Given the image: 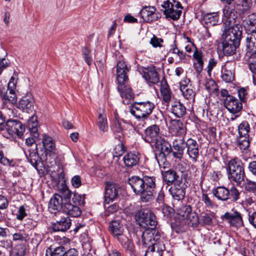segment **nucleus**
<instances>
[{
  "instance_id": "obj_17",
  "label": "nucleus",
  "mask_w": 256,
  "mask_h": 256,
  "mask_svg": "<svg viewBox=\"0 0 256 256\" xmlns=\"http://www.w3.org/2000/svg\"><path fill=\"white\" fill-rule=\"evenodd\" d=\"M224 106L232 114L240 112L242 108V102L240 100L232 96L226 98L224 100Z\"/></svg>"
},
{
  "instance_id": "obj_57",
  "label": "nucleus",
  "mask_w": 256,
  "mask_h": 256,
  "mask_svg": "<svg viewBox=\"0 0 256 256\" xmlns=\"http://www.w3.org/2000/svg\"><path fill=\"white\" fill-rule=\"evenodd\" d=\"M201 200L204 202L205 205L208 208H212L214 206L213 202L210 200L208 194L206 193H202L201 196Z\"/></svg>"
},
{
  "instance_id": "obj_20",
  "label": "nucleus",
  "mask_w": 256,
  "mask_h": 256,
  "mask_svg": "<svg viewBox=\"0 0 256 256\" xmlns=\"http://www.w3.org/2000/svg\"><path fill=\"white\" fill-rule=\"evenodd\" d=\"M71 220L68 216L62 217L60 219L52 224L54 232H66L71 226Z\"/></svg>"
},
{
  "instance_id": "obj_40",
  "label": "nucleus",
  "mask_w": 256,
  "mask_h": 256,
  "mask_svg": "<svg viewBox=\"0 0 256 256\" xmlns=\"http://www.w3.org/2000/svg\"><path fill=\"white\" fill-rule=\"evenodd\" d=\"M244 28L246 31L256 28V13H252L248 16L246 20Z\"/></svg>"
},
{
  "instance_id": "obj_46",
  "label": "nucleus",
  "mask_w": 256,
  "mask_h": 256,
  "mask_svg": "<svg viewBox=\"0 0 256 256\" xmlns=\"http://www.w3.org/2000/svg\"><path fill=\"white\" fill-rule=\"evenodd\" d=\"M250 130V125L246 120L242 121L238 126V133L239 136H249Z\"/></svg>"
},
{
  "instance_id": "obj_64",
  "label": "nucleus",
  "mask_w": 256,
  "mask_h": 256,
  "mask_svg": "<svg viewBox=\"0 0 256 256\" xmlns=\"http://www.w3.org/2000/svg\"><path fill=\"white\" fill-rule=\"evenodd\" d=\"M249 172L254 176H256V161L254 160L250 162L248 166Z\"/></svg>"
},
{
  "instance_id": "obj_13",
  "label": "nucleus",
  "mask_w": 256,
  "mask_h": 256,
  "mask_svg": "<svg viewBox=\"0 0 256 256\" xmlns=\"http://www.w3.org/2000/svg\"><path fill=\"white\" fill-rule=\"evenodd\" d=\"M144 184L145 197L146 198L147 202L152 200L155 194L156 188V178L153 176H143Z\"/></svg>"
},
{
  "instance_id": "obj_55",
  "label": "nucleus",
  "mask_w": 256,
  "mask_h": 256,
  "mask_svg": "<svg viewBox=\"0 0 256 256\" xmlns=\"http://www.w3.org/2000/svg\"><path fill=\"white\" fill-rule=\"evenodd\" d=\"M245 190L250 192L256 191V182L247 180L244 186Z\"/></svg>"
},
{
  "instance_id": "obj_49",
  "label": "nucleus",
  "mask_w": 256,
  "mask_h": 256,
  "mask_svg": "<svg viewBox=\"0 0 256 256\" xmlns=\"http://www.w3.org/2000/svg\"><path fill=\"white\" fill-rule=\"evenodd\" d=\"M170 52L174 54V56L178 58L179 60H184L186 58V54L183 51L180 50L176 44L172 46V48L170 50Z\"/></svg>"
},
{
  "instance_id": "obj_42",
  "label": "nucleus",
  "mask_w": 256,
  "mask_h": 256,
  "mask_svg": "<svg viewBox=\"0 0 256 256\" xmlns=\"http://www.w3.org/2000/svg\"><path fill=\"white\" fill-rule=\"evenodd\" d=\"M155 11L156 8L154 6H146L140 11V14L144 20L148 22L150 20V18L151 16L152 12Z\"/></svg>"
},
{
  "instance_id": "obj_53",
  "label": "nucleus",
  "mask_w": 256,
  "mask_h": 256,
  "mask_svg": "<svg viewBox=\"0 0 256 256\" xmlns=\"http://www.w3.org/2000/svg\"><path fill=\"white\" fill-rule=\"evenodd\" d=\"M205 88L210 92L216 90V84L215 82L210 78H206L204 83Z\"/></svg>"
},
{
  "instance_id": "obj_51",
  "label": "nucleus",
  "mask_w": 256,
  "mask_h": 256,
  "mask_svg": "<svg viewBox=\"0 0 256 256\" xmlns=\"http://www.w3.org/2000/svg\"><path fill=\"white\" fill-rule=\"evenodd\" d=\"M213 214L211 212L202 213L201 214V220L204 225L210 226L212 224Z\"/></svg>"
},
{
  "instance_id": "obj_43",
  "label": "nucleus",
  "mask_w": 256,
  "mask_h": 256,
  "mask_svg": "<svg viewBox=\"0 0 256 256\" xmlns=\"http://www.w3.org/2000/svg\"><path fill=\"white\" fill-rule=\"evenodd\" d=\"M64 248L62 246L54 247L50 246L46 250V253L50 254V256H63L64 254Z\"/></svg>"
},
{
  "instance_id": "obj_63",
  "label": "nucleus",
  "mask_w": 256,
  "mask_h": 256,
  "mask_svg": "<svg viewBox=\"0 0 256 256\" xmlns=\"http://www.w3.org/2000/svg\"><path fill=\"white\" fill-rule=\"evenodd\" d=\"M185 181L183 180L182 178H180L178 175L176 176V179L174 182V185L172 186H176V188H182L184 187V188H186V186L185 184Z\"/></svg>"
},
{
  "instance_id": "obj_58",
  "label": "nucleus",
  "mask_w": 256,
  "mask_h": 256,
  "mask_svg": "<svg viewBox=\"0 0 256 256\" xmlns=\"http://www.w3.org/2000/svg\"><path fill=\"white\" fill-rule=\"evenodd\" d=\"M90 50L86 48H83L82 54L84 58L85 62L88 66H90L92 62V58L90 56Z\"/></svg>"
},
{
  "instance_id": "obj_26",
  "label": "nucleus",
  "mask_w": 256,
  "mask_h": 256,
  "mask_svg": "<svg viewBox=\"0 0 256 256\" xmlns=\"http://www.w3.org/2000/svg\"><path fill=\"white\" fill-rule=\"evenodd\" d=\"M184 142V138H180L179 139L176 138L174 140L172 147L174 152H172V154L174 158L178 159L182 158L184 148L182 145Z\"/></svg>"
},
{
  "instance_id": "obj_3",
  "label": "nucleus",
  "mask_w": 256,
  "mask_h": 256,
  "mask_svg": "<svg viewBox=\"0 0 256 256\" xmlns=\"http://www.w3.org/2000/svg\"><path fill=\"white\" fill-rule=\"evenodd\" d=\"M228 179L236 184L238 186L242 184L246 176L244 164L238 158L228 161L226 168Z\"/></svg>"
},
{
  "instance_id": "obj_41",
  "label": "nucleus",
  "mask_w": 256,
  "mask_h": 256,
  "mask_svg": "<svg viewBox=\"0 0 256 256\" xmlns=\"http://www.w3.org/2000/svg\"><path fill=\"white\" fill-rule=\"evenodd\" d=\"M28 154L26 152H24L26 156L32 165L36 168L38 166V162L40 160V158L38 153L34 150H28Z\"/></svg>"
},
{
  "instance_id": "obj_18",
  "label": "nucleus",
  "mask_w": 256,
  "mask_h": 256,
  "mask_svg": "<svg viewBox=\"0 0 256 256\" xmlns=\"http://www.w3.org/2000/svg\"><path fill=\"white\" fill-rule=\"evenodd\" d=\"M34 100L30 94L22 97L19 101L18 108L22 111L28 113H30L34 110Z\"/></svg>"
},
{
  "instance_id": "obj_50",
  "label": "nucleus",
  "mask_w": 256,
  "mask_h": 256,
  "mask_svg": "<svg viewBox=\"0 0 256 256\" xmlns=\"http://www.w3.org/2000/svg\"><path fill=\"white\" fill-rule=\"evenodd\" d=\"M26 246L24 244H18L12 250L11 256H24L26 253Z\"/></svg>"
},
{
  "instance_id": "obj_12",
  "label": "nucleus",
  "mask_w": 256,
  "mask_h": 256,
  "mask_svg": "<svg viewBox=\"0 0 256 256\" xmlns=\"http://www.w3.org/2000/svg\"><path fill=\"white\" fill-rule=\"evenodd\" d=\"M3 130H6L10 135L16 134L18 137H21L24 134L25 128L19 120H9L5 124Z\"/></svg>"
},
{
  "instance_id": "obj_23",
  "label": "nucleus",
  "mask_w": 256,
  "mask_h": 256,
  "mask_svg": "<svg viewBox=\"0 0 256 256\" xmlns=\"http://www.w3.org/2000/svg\"><path fill=\"white\" fill-rule=\"evenodd\" d=\"M224 217L233 226L240 227L242 226V220L240 214L237 212L232 213L226 212Z\"/></svg>"
},
{
  "instance_id": "obj_31",
  "label": "nucleus",
  "mask_w": 256,
  "mask_h": 256,
  "mask_svg": "<svg viewBox=\"0 0 256 256\" xmlns=\"http://www.w3.org/2000/svg\"><path fill=\"white\" fill-rule=\"evenodd\" d=\"M125 166L128 168H132L138 164L140 158L135 154L128 153L123 158Z\"/></svg>"
},
{
  "instance_id": "obj_5",
  "label": "nucleus",
  "mask_w": 256,
  "mask_h": 256,
  "mask_svg": "<svg viewBox=\"0 0 256 256\" xmlns=\"http://www.w3.org/2000/svg\"><path fill=\"white\" fill-rule=\"evenodd\" d=\"M246 48L247 52H252L249 56L248 64L250 70L256 74V30L246 31Z\"/></svg>"
},
{
  "instance_id": "obj_22",
  "label": "nucleus",
  "mask_w": 256,
  "mask_h": 256,
  "mask_svg": "<svg viewBox=\"0 0 256 256\" xmlns=\"http://www.w3.org/2000/svg\"><path fill=\"white\" fill-rule=\"evenodd\" d=\"M160 91L163 102L168 106L173 95L166 81L164 79L162 80L161 82Z\"/></svg>"
},
{
  "instance_id": "obj_10",
  "label": "nucleus",
  "mask_w": 256,
  "mask_h": 256,
  "mask_svg": "<svg viewBox=\"0 0 256 256\" xmlns=\"http://www.w3.org/2000/svg\"><path fill=\"white\" fill-rule=\"evenodd\" d=\"M155 148L159 154L156 155V158L158 164L161 166L166 161V156L172 152V148L170 144L164 138L156 140L155 142Z\"/></svg>"
},
{
  "instance_id": "obj_9",
  "label": "nucleus",
  "mask_w": 256,
  "mask_h": 256,
  "mask_svg": "<svg viewBox=\"0 0 256 256\" xmlns=\"http://www.w3.org/2000/svg\"><path fill=\"white\" fill-rule=\"evenodd\" d=\"M154 108V104L149 101L134 102L130 106V112L136 118L145 120Z\"/></svg>"
},
{
  "instance_id": "obj_14",
  "label": "nucleus",
  "mask_w": 256,
  "mask_h": 256,
  "mask_svg": "<svg viewBox=\"0 0 256 256\" xmlns=\"http://www.w3.org/2000/svg\"><path fill=\"white\" fill-rule=\"evenodd\" d=\"M140 72L148 83L156 84L160 82L159 75L154 66L142 68Z\"/></svg>"
},
{
  "instance_id": "obj_11",
  "label": "nucleus",
  "mask_w": 256,
  "mask_h": 256,
  "mask_svg": "<svg viewBox=\"0 0 256 256\" xmlns=\"http://www.w3.org/2000/svg\"><path fill=\"white\" fill-rule=\"evenodd\" d=\"M128 184L134 194L140 196V199L142 202H147L146 198L145 197L146 192L143 178L132 176L128 178Z\"/></svg>"
},
{
  "instance_id": "obj_39",
  "label": "nucleus",
  "mask_w": 256,
  "mask_h": 256,
  "mask_svg": "<svg viewBox=\"0 0 256 256\" xmlns=\"http://www.w3.org/2000/svg\"><path fill=\"white\" fill-rule=\"evenodd\" d=\"M249 136H239L236 139L238 146L242 150H247L250 146Z\"/></svg>"
},
{
  "instance_id": "obj_16",
  "label": "nucleus",
  "mask_w": 256,
  "mask_h": 256,
  "mask_svg": "<svg viewBox=\"0 0 256 256\" xmlns=\"http://www.w3.org/2000/svg\"><path fill=\"white\" fill-rule=\"evenodd\" d=\"M186 153L193 162H196L199 156V145L197 142L191 138L185 142Z\"/></svg>"
},
{
  "instance_id": "obj_21",
  "label": "nucleus",
  "mask_w": 256,
  "mask_h": 256,
  "mask_svg": "<svg viewBox=\"0 0 256 256\" xmlns=\"http://www.w3.org/2000/svg\"><path fill=\"white\" fill-rule=\"evenodd\" d=\"M118 186L113 183H107L105 188L106 202L109 204L114 200L118 196Z\"/></svg>"
},
{
  "instance_id": "obj_19",
  "label": "nucleus",
  "mask_w": 256,
  "mask_h": 256,
  "mask_svg": "<svg viewBox=\"0 0 256 256\" xmlns=\"http://www.w3.org/2000/svg\"><path fill=\"white\" fill-rule=\"evenodd\" d=\"M145 136L144 138V141L149 144L156 142L160 134L159 126L154 124L148 127L144 132Z\"/></svg>"
},
{
  "instance_id": "obj_30",
  "label": "nucleus",
  "mask_w": 256,
  "mask_h": 256,
  "mask_svg": "<svg viewBox=\"0 0 256 256\" xmlns=\"http://www.w3.org/2000/svg\"><path fill=\"white\" fill-rule=\"evenodd\" d=\"M171 112L177 118H181L186 112V108L183 104L180 102H174L171 108Z\"/></svg>"
},
{
  "instance_id": "obj_15",
  "label": "nucleus",
  "mask_w": 256,
  "mask_h": 256,
  "mask_svg": "<svg viewBox=\"0 0 256 256\" xmlns=\"http://www.w3.org/2000/svg\"><path fill=\"white\" fill-rule=\"evenodd\" d=\"M38 122L36 117L34 116H32L28 122V128L30 133V134L33 138H28L26 140V145L29 146H31L34 142V138H38Z\"/></svg>"
},
{
  "instance_id": "obj_62",
  "label": "nucleus",
  "mask_w": 256,
  "mask_h": 256,
  "mask_svg": "<svg viewBox=\"0 0 256 256\" xmlns=\"http://www.w3.org/2000/svg\"><path fill=\"white\" fill-rule=\"evenodd\" d=\"M203 56L202 52L195 47V50L193 54L194 58L196 62H204L202 60Z\"/></svg>"
},
{
  "instance_id": "obj_25",
  "label": "nucleus",
  "mask_w": 256,
  "mask_h": 256,
  "mask_svg": "<svg viewBox=\"0 0 256 256\" xmlns=\"http://www.w3.org/2000/svg\"><path fill=\"white\" fill-rule=\"evenodd\" d=\"M170 127L172 130L180 138H184L186 134V130L185 125L178 120H173L170 121Z\"/></svg>"
},
{
  "instance_id": "obj_34",
  "label": "nucleus",
  "mask_w": 256,
  "mask_h": 256,
  "mask_svg": "<svg viewBox=\"0 0 256 256\" xmlns=\"http://www.w3.org/2000/svg\"><path fill=\"white\" fill-rule=\"evenodd\" d=\"M148 242V245H150L151 250H153L155 252H158L160 256H162V251L165 250L164 244L162 241L158 240V238L156 239L155 238H154L152 240L151 238L150 242Z\"/></svg>"
},
{
  "instance_id": "obj_38",
  "label": "nucleus",
  "mask_w": 256,
  "mask_h": 256,
  "mask_svg": "<svg viewBox=\"0 0 256 256\" xmlns=\"http://www.w3.org/2000/svg\"><path fill=\"white\" fill-rule=\"evenodd\" d=\"M43 146L46 152H54L56 148L52 138L47 135H44L42 138Z\"/></svg>"
},
{
  "instance_id": "obj_32",
  "label": "nucleus",
  "mask_w": 256,
  "mask_h": 256,
  "mask_svg": "<svg viewBox=\"0 0 256 256\" xmlns=\"http://www.w3.org/2000/svg\"><path fill=\"white\" fill-rule=\"evenodd\" d=\"M178 218L181 220H185L192 212V208L190 205H182L176 209Z\"/></svg>"
},
{
  "instance_id": "obj_48",
  "label": "nucleus",
  "mask_w": 256,
  "mask_h": 256,
  "mask_svg": "<svg viewBox=\"0 0 256 256\" xmlns=\"http://www.w3.org/2000/svg\"><path fill=\"white\" fill-rule=\"evenodd\" d=\"M3 146H0V163L4 166H8L14 167L16 162L13 160H10L4 156L3 152Z\"/></svg>"
},
{
  "instance_id": "obj_7",
  "label": "nucleus",
  "mask_w": 256,
  "mask_h": 256,
  "mask_svg": "<svg viewBox=\"0 0 256 256\" xmlns=\"http://www.w3.org/2000/svg\"><path fill=\"white\" fill-rule=\"evenodd\" d=\"M72 192L68 188L64 190L60 194H55L50 198L48 208L52 214H56L60 210H63L64 203L70 201Z\"/></svg>"
},
{
  "instance_id": "obj_24",
  "label": "nucleus",
  "mask_w": 256,
  "mask_h": 256,
  "mask_svg": "<svg viewBox=\"0 0 256 256\" xmlns=\"http://www.w3.org/2000/svg\"><path fill=\"white\" fill-rule=\"evenodd\" d=\"M63 211L68 215L75 218L79 216L82 212L80 208L78 206L72 204L70 200L64 203Z\"/></svg>"
},
{
  "instance_id": "obj_52",
  "label": "nucleus",
  "mask_w": 256,
  "mask_h": 256,
  "mask_svg": "<svg viewBox=\"0 0 256 256\" xmlns=\"http://www.w3.org/2000/svg\"><path fill=\"white\" fill-rule=\"evenodd\" d=\"M230 198L233 202H236L240 198V192L234 186L230 188Z\"/></svg>"
},
{
  "instance_id": "obj_1",
  "label": "nucleus",
  "mask_w": 256,
  "mask_h": 256,
  "mask_svg": "<svg viewBox=\"0 0 256 256\" xmlns=\"http://www.w3.org/2000/svg\"><path fill=\"white\" fill-rule=\"evenodd\" d=\"M229 12H224L226 21H223L224 30L222 34V45L224 54L231 56L234 54L239 46L242 36V26L241 24H236L234 16L229 18Z\"/></svg>"
},
{
  "instance_id": "obj_2",
  "label": "nucleus",
  "mask_w": 256,
  "mask_h": 256,
  "mask_svg": "<svg viewBox=\"0 0 256 256\" xmlns=\"http://www.w3.org/2000/svg\"><path fill=\"white\" fill-rule=\"evenodd\" d=\"M130 67L124 60H120L116 66L118 90L123 98V102L128 104L130 100L134 98L132 89L127 84L128 78L127 75Z\"/></svg>"
},
{
  "instance_id": "obj_35",
  "label": "nucleus",
  "mask_w": 256,
  "mask_h": 256,
  "mask_svg": "<svg viewBox=\"0 0 256 256\" xmlns=\"http://www.w3.org/2000/svg\"><path fill=\"white\" fill-rule=\"evenodd\" d=\"M109 230L114 236L120 235L124 231L122 226L118 220L112 221L110 224Z\"/></svg>"
},
{
  "instance_id": "obj_29",
  "label": "nucleus",
  "mask_w": 256,
  "mask_h": 256,
  "mask_svg": "<svg viewBox=\"0 0 256 256\" xmlns=\"http://www.w3.org/2000/svg\"><path fill=\"white\" fill-rule=\"evenodd\" d=\"M213 194L219 200L226 201L230 198L229 190L224 186H218L212 190Z\"/></svg>"
},
{
  "instance_id": "obj_28",
  "label": "nucleus",
  "mask_w": 256,
  "mask_h": 256,
  "mask_svg": "<svg viewBox=\"0 0 256 256\" xmlns=\"http://www.w3.org/2000/svg\"><path fill=\"white\" fill-rule=\"evenodd\" d=\"M221 78L226 82H231L234 79V72L232 66L226 64L222 68Z\"/></svg>"
},
{
  "instance_id": "obj_37",
  "label": "nucleus",
  "mask_w": 256,
  "mask_h": 256,
  "mask_svg": "<svg viewBox=\"0 0 256 256\" xmlns=\"http://www.w3.org/2000/svg\"><path fill=\"white\" fill-rule=\"evenodd\" d=\"M219 20L218 12H210L206 14L204 16V20L207 24L215 26L217 24Z\"/></svg>"
},
{
  "instance_id": "obj_36",
  "label": "nucleus",
  "mask_w": 256,
  "mask_h": 256,
  "mask_svg": "<svg viewBox=\"0 0 256 256\" xmlns=\"http://www.w3.org/2000/svg\"><path fill=\"white\" fill-rule=\"evenodd\" d=\"M177 176L176 172L172 170H168L162 173L163 179L168 186L174 184Z\"/></svg>"
},
{
  "instance_id": "obj_60",
  "label": "nucleus",
  "mask_w": 256,
  "mask_h": 256,
  "mask_svg": "<svg viewBox=\"0 0 256 256\" xmlns=\"http://www.w3.org/2000/svg\"><path fill=\"white\" fill-rule=\"evenodd\" d=\"M26 215L24 206H20L18 210V213L16 214V218L19 220H22Z\"/></svg>"
},
{
  "instance_id": "obj_54",
  "label": "nucleus",
  "mask_w": 256,
  "mask_h": 256,
  "mask_svg": "<svg viewBox=\"0 0 256 256\" xmlns=\"http://www.w3.org/2000/svg\"><path fill=\"white\" fill-rule=\"evenodd\" d=\"M163 42L164 40L162 38H158L156 36L154 35L152 38L150 39V44L154 48H160L162 46V43Z\"/></svg>"
},
{
  "instance_id": "obj_4",
  "label": "nucleus",
  "mask_w": 256,
  "mask_h": 256,
  "mask_svg": "<svg viewBox=\"0 0 256 256\" xmlns=\"http://www.w3.org/2000/svg\"><path fill=\"white\" fill-rule=\"evenodd\" d=\"M134 217L136 222L140 226L148 230H155L157 221L156 216L150 210L141 209L136 213Z\"/></svg>"
},
{
  "instance_id": "obj_61",
  "label": "nucleus",
  "mask_w": 256,
  "mask_h": 256,
  "mask_svg": "<svg viewBox=\"0 0 256 256\" xmlns=\"http://www.w3.org/2000/svg\"><path fill=\"white\" fill-rule=\"evenodd\" d=\"M8 88L6 92H8V94H15L14 89L16 87V84L14 82V78L12 77L10 79L9 82L8 83Z\"/></svg>"
},
{
  "instance_id": "obj_44",
  "label": "nucleus",
  "mask_w": 256,
  "mask_h": 256,
  "mask_svg": "<svg viewBox=\"0 0 256 256\" xmlns=\"http://www.w3.org/2000/svg\"><path fill=\"white\" fill-rule=\"evenodd\" d=\"M180 90L182 92L184 97L187 100L192 99L194 98L195 93L188 86L185 84H181L180 86Z\"/></svg>"
},
{
  "instance_id": "obj_27",
  "label": "nucleus",
  "mask_w": 256,
  "mask_h": 256,
  "mask_svg": "<svg viewBox=\"0 0 256 256\" xmlns=\"http://www.w3.org/2000/svg\"><path fill=\"white\" fill-rule=\"evenodd\" d=\"M151 242V235L146 230L144 232L142 235V244L148 250L146 252L144 256H160L158 252H155L153 250H151L150 245L148 242Z\"/></svg>"
},
{
  "instance_id": "obj_45",
  "label": "nucleus",
  "mask_w": 256,
  "mask_h": 256,
  "mask_svg": "<svg viewBox=\"0 0 256 256\" xmlns=\"http://www.w3.org/2000/svg\"><path fill=\"white\" fill-rule=\"evenodd\" d=\"M97 124L100 130L106 132L108 130L107 120L104 114H98Z\"/></svg>"
},
{
  "instance_id": "obj_33",
  "label": "nucleus",
  "mask_w": 256,
  "mask_h": 256,
  "mask_svg": "<svg viewBox=\"0 0 256 256\" xmlns=\"http://www.w3.org/2000/svg\"><path fill=\"white\" fill-rule=\"evenodd\" d=\"M169 191L170 194L175 200L179 201L183 200L184 198L186 188H184V187L176 188V186H171Z\"/></svg>"
},
{
  "instance_id": "obj_59",
  "label": "nucleus",
  "mask_w": 256,
  "mask_h": 256,
  "mask_svg": "<svg viewBox=\"0 0 256 256\" xmlns=\"http://www.w3.org/2000/svg\"><path fill=\"white\" fill-rule=\"evenodd\" d=\"M71 183L74 188H79L82 185L80 177L78 175L74 176L71 180Z\"/></svg>"
},
{
  "instance_id": "obj_8",
  "label": "nucleus",
  "mask_w": 256,
  "mask_h": 256,
  "mask_svg": "<svg viewBox=\"0 0 256 256\" xmlns=\"http://www.w3.org/2000/svg\"><path fill=\"white\" fill-rule=\"evenodd\" d=\"M166 18L168 19L176 20L180 18L182 14V10L183 9L180 2L176 0H172L171 2L169 0H164L161 4Z\"/></svg>"
},
{
  "instance_id": "obj_56",
  "label": "nucleus",
  "mask_w": 256,
  "mask_h": 256,
  "mask_svg": "<svg viewBox=\"0 0 256 256\" xmlns=\"http://www.w3.org/2000/svg\"><path fill=\"white\" fill-rule=\"evenodd\" d=\"M2 97L4 99L8 100L12 104H14L16 102V94H8V92H6V94L2 96Z\"/></svg>"
},
{
  "instance_id": "obj_6",
  "label": "nucleus",
  "mask_w": 256,
  "mask_h": 256,
  "mask_svg": "<svg viewBox=\"0 0 256 256\" xmlns=\"http://www.w3.org/2000/svg\"><path fill=\"white\" fill-rule=\"evenodd\" d=\"M251 0H238L236 4L232 6L226 5L223 9V21H226V18L224 12L227 10L230 12L229 18H232V14L234 15V21L236 24H240L239 20L238 18V14L244 13L248 10L251 7Z\"/></svg>"
},
{
  "instance_id": "obj_47",
  "label": "nucleus",
  "mask_w": 256,
  "mask_h": 256,
  "mask_svg": "<svg viewBox=\"0 0 256 256\" xmlns=\"http://www.w3.org/2000/svg\"><path fill=\"white\" fill-rule=\"evenodd\" d=\"M186 222L193 227H196L199 224V218L197 213L192 212L186 218Z\"/></svg>"
}]
</instances>
